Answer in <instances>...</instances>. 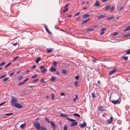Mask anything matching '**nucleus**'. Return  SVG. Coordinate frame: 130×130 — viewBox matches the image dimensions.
<instances>
[{"label":"nucleus","mask_w":130,"mask_h":130,"mask_svg":"<svg viewBox=\"0 0 130 130\" xmlns=\"http://www.w3.org/2000/svg\"><path fill=\"white\" fill-rule=\"evenodd\" d=\"M18 103V99L15 97L14 96H12L11 97V103L13 106H14L17 103Z\"/></svg>","instance_id":"nucleus-1"},{"label":"nucleus","mask_w":130,"mask_h":130,"mask_svg":"<svg viewBox=\"0 0 130 130\" xmlns=\"http://www.w3.org/2000/svg\"><path fill=\"white\" fill-rule=\"evenodd\" d=\"M34 125L35 127L38 130H40V124L38 122H36L34 123Z\"/></svg>","instance_id":"nucleus-2"},{"label":"nucleus","mask_w":130,"mask_h":130,"mask_svg":"<svg viewBox=\"0 0 130 130\" xmlns=\"http://www.w3.org/2000/svg\"><path fill=\"white\" fill-rule=\"evenodd\" d=\"M120 98L118 100H112L110 101L114 104H119L121 102V100L120 99Z\"/></svg>","instance_id":"nucleus-3"},{"label":"nucleus","mask_w":130,"mask_h":130,"mask_svg":"<svg viewBox=\"0 0 130 130\" xmlns=\"http://www.w3.org/2000/svg\"><path fill=\"white\" fill-rule=\"evenodd\" d=\"M117 71V68H115L112 70L109 73V74L110 75L116 72Z\"/></svg>","instance_id":"nucleus-4"},{"label":"nucleus","mask_w":130,"mask_h":130,"mask_svg":"<svg viewBox=\"0 0 130 130\" xmlns=\"http://www.w3.org/2000/svg\"><path fill=\"white\" fill-rule=\"evenodd\" d=\"M98 109L99 110L101 111H104L105 110L104 107L102 106H100L98 107Z\"/></svg>","instance_id":"nucleus-5"},{"label":"nucleus","mask_w":130,"mask_h":130,"mask_svg":"<svg viewBox=\"0 0 130 130\" xmlns=\"http://www.w3.org/2000/svg\"><path fill=\"white\" fill-rule=\"evenodd\" d=\"M14 106H15L16 108H21L23 107L21 105L18 103L14 105Z\"/></svg>","instance_id":"nucleus-6"},{"label":"nucleus","mask_w":130,"mask_h":130,"mask_svg":"<svg viewBox=\"0 0 130 130\" xmlns=\"http://www.w3.org/2000/svg\"><path fill=\"white\" fill-rule=\"evenodd\" d=\"M79 127L81 128L86 127V123L85 122H84L82 124H80L79 125Z\"/></svg>","instance_id":"nucleus-7"},{"label":"nucleus","mask_w":130,"mask_h":130,"mask_svg":"<svg viewBox=\"0 0 130 130\" xmlns=\"http://www.w3.org/2000/svg\"><path fill=\"white\" fill-rule=\"evenodd\" d=\"M60 116L61 117L66 118L67 119H68V116L67 114H64V113H61L60 115Z\"/></svg>","instance_id":"nucleus-8"},{"label":"nucleus","mask_w":130,"mask_h":130,"mask_svg":"<svg viewBox=\"0 0 130 130\" xmlns=\"http://www.w3.org/2000/svg\"><path fill=\"white\" fill-rule=\"evenodd\" d=\"M77 124V122H74L71 123L70 124V126L71 127H74Z\"/></svg>","instance_id":"nucleus-9"},{"label":"nucleus","mask_w":130,"mask_h":130,"mask_svg":"<svg viewBox=\"0 0 130 130\" xmlns=\"http://www.w3.org/2000/svg\"><path fill=\"white\" fill-rule=\"evenodd\" d=\"M52 126V127L54 129L56 128V126L54 123L52 121L50 122Z\"/></svg>","instance_id":"nucleus-10"},{"label":"nucleus","mask_w":130,"mask_h":130,"mask_svg":"<svg viewBox=\"0 0 130 130\" xmlns=\"http://www.w3.org/2000/svg\"><path fill=\"white\" fill-rule=\"evenodd\" d=\"M113 119V117H111L110 119H108L107 120V123L108 124H110L111 122Z\"/></svg>","instance_id":"nucleus-11"},{"label":"nucleus","mask_w":130,"mask_h":130,"mask_svg":"<svg viewBox=\"0 0 130 130\" xmlns=\"http://www.w3.org/2000/svg\"><path fill=\"white\" fill-rule=\"evenodd\" d=\"M50 71L52 72H55L56 71V69L54 67H52L50 70Z\"/></svg>","instance_id":"nucleus-12"},{"label":"nucleus","mask_w":130,"mask_h":130,"mask_svg":"<svg viewBox=\"0 0 130 130\" xmlns=\"http://www.w3.org/2000/svg\"><path fill=\"white\" fill-rule=\"evenodd\" d=\"M25 83V82L23 81V82H21L18 84V85L19 86H21L23 85Z\"/></svg>","instance_id":"nucleus-13"},{"label":"nucleus","mask_w":130,"mask_h":130,"mask_svg":"<svg viewBox=\"0 0 130 130\" xmlns=\"http://www.w3.org/2000/svg\"><path fill=\"white\" fill-rule=\"evenodd\" d=\"M105 15H99L98 16V18L99 19H100L102 18L105 16Z\"/></svg>","instance_id":"nucleus-14"},{"label":"nucleus","mask_w":130,"mask_h":130,"mask_svg":"<svg viewBox=\"0 0 130 130\" xmlns=\"http://www.w3.org/2000/svg\"><path fill=\"white\" fill-rule=\"evenodd\" d=\"M90 18H89L83 21L82 23V24H84L86 23L90 19Z\"/></svg>","instance_id":"nucleus-15"},{"label":"nucleus","mask_w":130,"mask_h":130,"mask_svg":"<svg viewBox=\"0 0 130 130\" xmlns=\"http://www.w3.org/2000/svg\"><path fill=\"white\" fill-rule=\"evenodd\" d=\"M25 123L21 124L20 126V127L21 129L24 128L25 126Z\"/></svg>","instance_id":"nucleus-16"},{"label":"nucleus","mask_w":130,"mask_h":130,"mask_svg":"<svg viewBox=\"0 0 130 130\" xmlns=\"http://www.w3.org/2000/svg\"><path fill=\"white\" fill-rule=\"evenodd\" d=\"M53 49L50 48L49 49H47V52L49 53H50L52 52V51H53Z\"/></svg>","instance_id":"nucleus-17"},{"label":"nucleus","mask_w":130,"mask_h":130,"mask_svg":"<svg viewBox=\"0 0 130 130\" xmlns=\"http://www.w3.org/2000/svg\"><path fill=\"white\" fill-rule=\"evenodd\" d=\"M55 77L54 76H53L52 77L51 79V80L52 81L54 82L55 81Z\"/></svg>","instance_id":"nucleus-18"},{"label":"nucleus","mask_w":130,"mask_h":130,"mask_svg":"<svg viewBox=\"0 0 130 130\" xmlns=\"http://www.w3.org/2000/svg\"><path fill=\"white\" fill-rule=\"evenodd\" d=\"M110 7V6L109 5H106L105 8V10H107L108 9H109Z\"/></svg>","instance_id":"nucleus-19"},{"label":"nucleus","mask_w":130,"mask_h":130,"mask_svg":"<svg viewBox=\"0 0 130 130\" xmlns=\"http://www.w3.org/2000/svg\"><path fill=\"white\" fill-rule=\"evenodd\" d=\"M100 4L99 2L98 1H97L95 3V6H96L99 7L100 6Z\"/></svg>","instance_id":"nucleus-20"},{"label":"nucleus","mask_w":130,"mask_h":130,"mask_svg":"<svg viewBox=\"0 0 130 130\" xmlns=\"http://www.w3.org/2000/svg\"><path fill=\"white\" fill-rule=\"evenodd\" d=\"M130 29V26H128L127 27L125 30H124V31H126L129 30Z\"/></svg>","instance_id":"nucleus-21"},{"label":"nucleus","mask_w":130,"mask_h":130,"mask_svg":"<svg viewBox=\"0 0 130 130\" xmlns=\"http://www.w3.org/2000/svg\"><path fill=\"white\" fill-rule=\"evenodd\" d=\"M40 129L41 130H47L46 128L43 126H41Z\"/></svg>","instance_id":"nucleus-22"},{"label":"nucleus","mask_w":130,"mask_h":130,"mask_svg":"<svg viewBox=\"0 0 130 130\" xmlns=\"http://www.w3.org/2000/svg\"><path fill=\"white\" fill-rule=\"evenodd\" d=\"M51 96L52 99L53 100H54V99L55 95L53 93H52L51 94Z\"/></svg>","instance_id":"nucleus-23"},{"label":"nucleus","mask_w":130,"mask_h":130,"mask_svg":"<svg viewBox=\"0 0 130 130\" xmlns=\"http://www.w3.org/2000/svg\"><path fill=\"white\" fill-rule=\"evenodd\" d=\"M62 73L64 74H66L67 72V70H62Z\"/></svg>","instance_id":"nucleus-24"},{"label":"nucleus","mask_w":130,"mask_h":130,"mask_svg":"<svg viewBox=\"0 0 130 130\" xmlns=\"http://www.w3.org/2000/svg\"><path fill=\"white\" fill-rule=\"evenodd\" d=\"M114 17L113 16H111L109 17H107V20H110L111 19L113 18Z\"/></svg>","instance_id":"nucleus-25"},{"label":"nucleus","mask_w":130,"mask_h":130,"mask_svg":"<svg viewBox=\"0 0 130 130\" xmlns=\"http://www.w3.org/2000/svg\"><path fill=\"white\" fill-rule=\"evenodd\" d=\"M47 70L45 69L44 68L41 71L42 73H45L47 71Z\"/></svg>","instance_id":"nucleus-26"},{"label":"nucleus","mask_w":130,"mask_h":130,"mask_svg":"<svg viewBox=\"0 0 130 130\" xmlns=\"http://www.w3.org/2000/svg\"><path fill=\"white\" fill-rule=\"evenodd\" d=\"M90 15L89 14H85V15L82 16L83 17H86V18L88 17Z\"/></svg>","instance_id":"nucleus-27"},{"label":"nucleus","mask_w":130,"mask_h":130,"mask_svg":"<svg viewBox=\"0 0 130 130\" xmlns=\"http://www.w3.org/2000/svg\"><path fill=\"white\" fill-rule=\"evenodd\" d=\"M68 120L72 122H74L75 121V119L72 118L70 119L69 118H68Z\"/></svg>","instance_id":"nucleus-28"},{"label":"nucleus","mask_w":130,"mask_h":130,"mask_svg":"<svg viewBox=\"0 0 130 130\" xmlns=\"http://www.w3.org/2000/svg\"><path fill=\"white\" fill-rule=\"evenodd\" d=\"M41 59V58L40 57H38L36 60V63H37L39 61V60H40Z\"/></svg>","instance_id":"nucleus-29"},{"label":"nucleus","mask_w":130,"mask_h":130,"mask_svg":"<svg viewBox=\"0 0 130 130\" xmlns=\"http://www.w3.org/2000/svg\"><path fill=\"white\" fill-rule=\"evenodd\" d=\"M122 58L123 59L125 60H127L128 58V57L127 56H123L122 57Z\"/></svg>","instance_id":"nucleus-30"},{"label":"nucleus","mask_w":130,"mask_h":130,"mask_svg":"<svg viewBox=\"0 0 130 130\" xmlns=\"http://www.w3.org/2000/svg\"><path fill=\"white\" fill-rule=\"evenodd\" d=\"M73 115L74 116H76L78 117H80V115L77 113H75Z\"/></svg>","instance_id":"nucleus-31"},{"label":"nucleus","mask_w":130,"mask_h":130,"mask_svg":"<svg viewBox=\"0 0 130 130\" xmlns=\"http://www.w3.org/2000/svg\"><path fill=\"white\" fill-rule=\"evenodd\" d=\"M130 35V33H128L124 35L123 36L124 37H127Z\"/></svg>","instance_id":"nucleus-32"},{"label":"nucleus","mask_w":130,"mask_h":130,"mask_svg":"<svg viewBox=\"0 0 130 130\" xmlns=\"http://www.w3.org/2000/svg\"><path fill=\"white\" fill-rule=\"evenodd\" d=\"M40 82L41 83H46V82H44V78H41L40 80Z\"/></svg>","instance_id":"nucleus-33"},{"label":"nucleus","mask_w":130,"mask_h":130,"mask_svg":"<svg viewBox=\"0 0 130 130\" xmlns=\"http://www.w3.org/2000/svg\"><path fill=\"white\" fill-rule=\"evenodd\" d=\"M130 54V49L127 50L126 52V54Z\"/></svg>","instance_id":"nucleus-34"},{"label":"nucleus","mask_w":130,"mask_h":130,"mask_svg":"<svg viewBox=\"0 0 130 130\" xmlns=\"http://www.w3.org/2000/svg\"><path fill=\"white\" fill-rule=\"evenodd\" d=\"M78 81L77 80H76L75 81V86H78Z\"/></svg>","instance_id":"nucleus-35"},{"label":"nucleus","mask_w":130,"mask_h":130,"mask_svg":"<svg viewBox=\"0 0 130 130\" xmlns=\"http://www.w3.org/2000/svg\"><path fill=\"white\" fill-rule=\"evenodd\" d=\"M8 79H9V77H7L6 78H4V79H3V82L5 81H6L8 80Z\"/></svg>","instance_id":"nucleus-36"},{"label":"nucleus","mask_w":130,"mask_h":130,"mask_svg":"<svg viewBox=\"0 0 130 130\" xmlns=\"http://www.w3.org/2000/svg\"><path fill=\"white\" fill-rule=\"evenodd\" d=\"M11 64V62H9V63H8L5 67V68H7V67H8Z\"/></svg>","instance_id":"nucleus-37"},{"label":"nucleus","mask_w":130,"mask_h":130,"mask_svg":"<svg viewBox=\"0 0 130 130\" xmlns=\"http://www.w3.org/2000/svg\"><path fill=\"white\" fill-rule=\"evenodd\" d=\"M94 30V29L92 28H87L86 29L87 31H91Z\"/></svg>","instance_id":"nucleus-38"},{"label":"nucleus","mask_w":130,"mask_h":130,"mask_svg":"<svg viewBox=\"0 0 130 130\" xmlns=\"http://www.w3.org/2000/svg\"><path fill=\"white\" fill-rule=\"evenodd\" d=\"M46 31L49 34H52V33L50 31L48 30V29H45Z\"/></svg>","instance_id":"nucleus-39"},{"label":"nucleus","mask_w":130,"mask_h":130,"mask_svg":"<svg viewBox=\"0 0 130 130\" xmlns=\"http://www.w3.org/2000/svg\"><path fill=\"white\" fill-rule=\"evenodd\" d=\"M57 63L55 61H54L53 64L54 66L55 67L56 66H57Z\"/></svg>","instance_id":"nucleus-40"},{"label":"nucleus","mask_w":130,"mask_h":130,"mask_svg":"<svg viewBox=\"0 0 130 130\" xmlns=\"http://www.w3.org/2000/svg\"><path fill=\"white\" fill-rule=\"evenodd\" d=\"M37 76V74H35L34 76H31V78L32 79L36 77Z\"/></svg>","instance_id":"nucleus-41"},{"label":"nucleus","mask_w":130,"mask_h":130,"mask_svg":"<svg viewBox=\"0 0 130 130\" xmlns=\"http://www.w3.org/2000/svg\"><path fill=\"white\" fill-rule=\"evenodd\" d=\"M67 126L65 125L64 126V130H67Z\"/></svg>","instance_id":"nucleus-42"},{"label":"nucleus","mask_w":130,"mask_h":130,"mask_svg":"<svg viewBox=\"0 0 130 130\" xmlns=\"http://www.w3.org/2000/svg\"><path fill=\"white\" fill-rule=\"evenodd\" d=\"M13 114L12 113H8L5 114V115L6 116L12 115Z\"/></svg>","instance_id":"nucleus-43"},{"label":"nucleus","mask_w":130,"mask_h":130,"mask_svg":"<svg viewBox=\"0 0 130 130\" xmlns=\"http://www.w3.org/2000/svg\"><path fill=\"white\" fill-rule=\"evenodd\" d=\"M114 9V7H112L110 9V11L111 12H112Z\"/></svg>","instance_id":"nucleus-44"},{"label":"nucleus","mask_w":130,"mask_h":130,"mask_svg":"<svg viewBox=\"0 0 130 130\" xmlns=\"http://www.w3.org/2000/svg\"><path fill=\"white\" fill-rule=\"evenodd\" d=\"M5 64V62H4L0 64V66H2L4 64Z\"/></svg>","instance_id":"nucleus-45"},{"label":"nucleus","mask_w":130,"mask_h":130,"mask_svg":"<svg viewBox=\"0 0 130 130\" xmlns=\"http://www.w3.org/2000/svg\"><path fill=\"white\" fill-rule=\"evenodd\" d=\"M39 80V79L38 78L37 79H36L35 80H34L33 81L32 83H34L35 82H37Z\"/></svg>","instance_id":"nucleus-46"},{"label":"nucleus","mask_w":130,"mask_h":130,"mask_svg":"<svg viewBox=\"0 0 130 130\" xmlns=\"http://www.w3.org/2000/svg\"><path fill=\"white\" fill-rule=\"evenodd\" d=\"M79 78V76L78 75L76 76L75 77V79H77V80H78V79Z\"/></svg>","instance_id":"nucleus-47"},{"label":"nucleus","mask_w":130,"mask_h":130,"mask_svg":"<svg viewBox=\"0 0 130 130\" xmlns=\"http://www.w3.org/2000/svg\"><path fill=\"white\" fill-rule=\"evenodd\" d=\"M70 5V4L68 3L66 4L64 6V8H66Z\"/></svg>","instance_id":"nucleus-48"},{"label":"nucleus","mask_w":130,"mask_h":130,"mask_svg":"<svg viewBox=\"0 0 130 130\" xmlns=\"http://www.w3.org/2000/svg\"><path fill=\"white\" fill-rule=\"evenodd\" d=\"M19 57V56H17L16 57H15L13 59V61H14L18 57Z\"/></svg>","instance_id":"nucleus-49"},{"label":"nucleus","mask_w":130,"mask_h":130,"mask_svg":"<svg viewBox=\"0 0 130 130\" xmlns=\"http://www.w3.org/2000/svg\"><path fill=\"white\" fill-rule=\"evenodd\" d=\"M92 95L93 98H94L95 97V95L94 93H92Z\"/></svg>","instance_id":"nucleus-50"},{"label":"nucleus","mask_w":130,"mask_h":130,"mask_svg":"<svg viewBox=\"0 0 130 130\" xmlns=\"http://www.w3.org/2000/svg\"><path fill=\"white\" fill-rule=\"evenodd\" d=\"M68 9V8H67L65 10H63V11L64 12H66L67 10Z\"/></svg>","instance_id":"nucleus-51"},{"label":"nucleus","mask_w":130,"mask_h":130,"mask_svg":"<svg viewBox=\"0 0 130 130\" xmlns=\"http://www.w3.org/2000/svg\"><path fill=\"white\" fill-rule=\"evenodd\" d=\"M6 76V75H4L2 76H1L0 77V79L1 78H4Z\"/></svg>","instance_id":"nucleus-52"},{"label":"nucleus","mask_w":130,"mask_h":130,"mask_svg":"<svg viewBox=\"0 0 130 130\" xmlns=\"http://www.w3.org/2000/svg\"><path fill=\"white\" fill-rule=\"evenodd\" d=\"M44 27L45 29L48 28L47 26L46 25H44Z\"/></svg>","instance_id":"nucleus-53"},{"label":"nucleus","mask_w":130,"mask_h":130,"mask_svg":"<svg viewBox=\"0 0 130 130\" xmlns=\"http://www.w3.org/2000/svg\"><path fill=\"white\" fill-rule=\"evenodd\" d=\"M118 34V32H115L113 34V36H115L117 35Z\"/></svg>","instance_id":"nucleus-54"},{"label":"nucleus","mask_w":130,"mask_h":130,"mask_svg":"<svg viewBox=\"0 0 130 130\" xmlns=\"http://www.w3.org/2000/svg\"><path fill=\"white\" fill-rule=\"evenodd\" d=\"M61 96L65 95V94L63 92H61L60 94Z\"/></svg>","instance_id":"nucleus-55"},{"label":"nucleus","mask_w":130,"mask_h":130,"mask_svg":"<svg viewBox=\"0 0 130 130\" xmlns=\"http://www.w3.org/2000/svg\"><path fill=\"white\" fill-rule=\"evenodd\" d=\"M80 12H78L76 13V14H75V16H77L80 13Z\"/></svg>","instance_id":"nucleus-56"},{"label":"nucleus","mask_w":130,"mask_h":130,"mask_svg":"<svg viewBox=\"0 0 130 130\" xmlns=\"http://www.w3.org/2000/svg\"><path fill=\"white\" fill-rule=\"evenodd\" d=\"M14 74V72H12L10 75V76H12Z\"/></svg>","instance_id":"nucleus-57"},{"label":"nucleus","mask_w":130,"mask_h":130,"mask_svg":"<svg viewBox=\"0 0 130 130\" xmlns=\"http://www.w3.org/2000/svg\"><path fill=\"white\" fill-rule=\"evenodd\" d=\"M18 44V43H14V44H13V45L14 46H16Z\"/></svg>","instance_id":"nucleus-58"},{"label":"nucleus","mask_w":130,"mask_h":130,"mask_svg":"<svg viewBox=\"0 0 130 130\" xmlns=\"http://www.w3.org/2000/svg\"><path fill=\"white\" fill-rule=\"evenodd\" d=\"M23 76H21L19 78V80H20V79L23 77Z\"/></svg>","instance_id":"nucleus-59"},{"label":"nucleus","mask_w":130,"mask_h":130,"mask_svg":"<svg viewBox=\"0 0 130 130\" xmlns=\"http://www.w3.org/2000/svg\"><path fill=\"white\" fill-rule=\"evenodd\" d=\"M5 103H6V102H3V103H1L0 104H1V105H3L5 104Z\"/></svg>","instance_id":"nucleus-60"},{"label":"nucleus","mask_w":130,"mask_h":130,"mask_svg":"<svg viewBox=\"0 0 130 130\" xmlns=\"http://www.w3.org/2000/svg\"><path fill=\"white\" fill-rule=\"evenodd\" d=\"M104 31L102 30V31L101 32V33H100V34L101 35H102V34H104Z\"/></svg>","instance_id":"nucleus-61"},{"label":"nucleus","mask_w":130,"mask_h":130,"mask_svg":"<svg viewBox=\"0 0 130 130\" xmlns=\"http://www.w3.org/2000/svg\"><path fill=\"white\" fill-rule=\"evenodd\" d=\"M36 68V66H33L31 67V68L32 69H35Z\"/></svg>","instance_id":"nucleus-62"},{"label":"nucleus","mask_w":130,"mask_h":130,"mask_svg":"<svg viewBox=\"0 0 130 130\" xmlns=\"http://www.w3.org/2000/svg\"><path fill=\"white\" fill-rule=\"evenodd\" d=\"M29 79V78H27L24 81L25 82H26L27 80H28Z\"/></svg>","instance_id":"nucleus-63"},{"label":"nucleus","mask_w":130,"mask_h":130,"mask_svg":"<svg viewBox=\"0 0 130 130\" xmlns=\"http://www.w3.org/2000/svg\"><path fill=\"white\" fill-rule=\"evenodd\" d=\"M72 17V15H68L67 16V17Z\"/></svg>","instance_id":"nucleus-64"}]
</instances>
